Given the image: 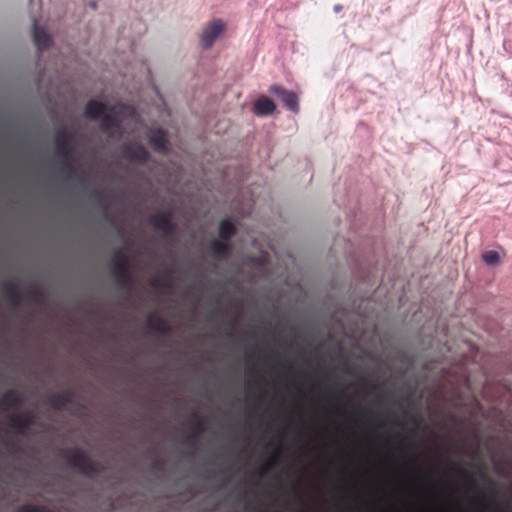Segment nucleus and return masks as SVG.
<instances>
[{
  "instance_id": "423d86ee",
  "label": "nucleus",
  "mask_w": 512,
  "mask_h": 512,
  "mask_svg": "<svg viewBox=\"0 0 512 512\" xmlns=\"http://www.w3.org/2000/svg\"><path fill=\"white\" fill-rule=\"evenodd\" d=\"M268 92L274 95L281 102L283 107L292 114H299V98L295 92L287 90L282 85H272L269 87Z\"/></svg>"
},
{
  "instance_id": "7c9ffc66",
  "label": "nucleus",
  "mask_w": 512,
  "mask_h": 512,
  "mask_svg": "<svg viewBox=\"0 0 512 512\" xmlns=\"http://www.w3.org/2000/svg\"><path fill=\"white\" fill-rule=\"evenodd\" d=\"M449 469L460 476H466L465 472L456 465L448 464Z\"/></svg>"
},
{
  "instance_id": "58836bf2",
  "label": "nucleus",
  "mask_w": 512,
  "mask_h": 512,
  "mask_svg": "<svg viewBox=\"0 0 512 512\" xmlns=\"http://www.w3.org/2000/svg\"><path fill=\"white\" fill-rule=\"evenodd\" d=\"M377 428H379V429H383L384 427H383V425L378 424V425H377Z\"/></svg>"
},
{
  "instance_id": "5701e85b",
  "label": "nucleus",
  "mask_w": 512,
  "mask_h": 512,
  "mask_svg": "<svg viewBox=\"0 0 512 512\" xmlns=\"http://www.w3.org/2000/svg\"><path fill=\"white\" fill-rule=\"evenodd\" d=\"M26 299L33 303L42 304L46 300V293L41 287L32 285L27 291Z\"/></svg>"
},
{
  "instance_id": "393cba45",
  "label": "nucleus",
  "mask_w": 512,
  "mask_h": 512,
  "mask_svg": "<svg viewBox=\"0 0 512 512\" xmlns=\"http://www.w3.org/2000/svg\"><path fill=\"white\" fill-rule=\"evenodd\" d=\"M150 284L155 289L170 290L172 288L171 279L165 276L163 273L158 277L151 279Z\"/></svg>"
},
{
  "instance_id": "412c9836",
  "label": "nucleus",
  "mask_w": 512,
  "mask_h": 512,
  "mask_svg": "<svg viewBox=\"0 0 512 512\" xmlns=\"http://www.w3.org/2000/svg\"><path fill=\"white\" fill-rule=\"evenodd\" d=\"M236 234L235 226L229 220H221L218 226V236L223 241H229Z\"/></svg>"
},
{
  "instance_id": "f257e3e1",
  "label": "nucleus",
  "mask_w": 512,
  "mask_h": 512,
  "mask_svg": "<svg viewBox=\"0 0 512 512\" xmlns=\"http://www.w3.org/2000/svg\"><path fill=\"white\" fill-rule=\"evenodd\" d=\"M85 117L91 120H101L102 130L110 137L116 134L118 137L123 135L122 123L126 119L137 117L135 107L120 103L107 107L105 104L96 100H89L84 109Z\"/></svg>"
},
{
  "instance_id": "aec40b11",
  "label": "nucleus",
  "mask_w": 512,
  "mask_h": 512,
  "mask_svg": "<svg viewBox=\"0 0 512 512\" xmlns=\"http://www.w3.org/2000/svg\"><path fill=\"white\" fill-rule=\"evenodd\" d=\"M284 451V447L282 444H278L276 447L275 453L267 460V462L263 465L260 476H265L269 472H271L273 469H275L279 463L280 456L282 455Z\"/></svg>"
},
{
  "instance_id": "c85d7f7f",
  "label": "nucleus",
  "mask_w": 512,
  "mask_h": 512,
  "mask_svg": "<svg viewBox=\"0 0 512 512\" xmlns=\"http://www.w3.org/2000/svg\"><path fill=\"white\" fill-rule=\"evenodd\" d=\"M411 472H412V473H413V475L418 479L420 487L427 491V490H428V487H427V485H426V483H425L424 479L422 478V476H421V474H420L419 470L414 469V470H413V471H411Z\"/></svg>"
},
{
  "instance_id": "2f4dec72",
  "label": "nucleus",
  "mask_w": 512,
  "mask_h": 512,
  "mask_svg": "<svg viewBox=\"0 0 512 512\" xmlns=\"http://www.w3.org/2000/svg\"><path fill=\"white\" fill-rule=\"evenodd\" d=\"M407 454H408V451H406L405 449H401V460L405 464L406 470L410 471V468L407 464Z\"/></svg>"
},
{
  "instance_id": "a211bd4d",
  "label": "nucleus",
  "mask_w": 512,
  "mask_h": 512,
  "mask_svg": "<svg viewBox=\"0 0 512 512\" xmlns=\"http://www.w3.org/2000/svg\"><path fill=\"white\" fill-rule=\"evenodd\" d=\"M73 396L72 392L54 393L48 397V403L55 411H62L68 404L72 403Z\"/></svg>"
},
{
  "instance_id": "f8f14e48",
  "label": "nucleus",
  "mask_w": 512,
  "mask_h": 512,
  "mask_svg": "<svg viewBox=\"0 0 512 512\" xmlns=\"http://www.w3.org/2000/svg\"><path fill=\"white\" fill-rule=\"evenodd\" d=\"M32 37L35 46L39 52L45 51L52 46L51 35L41 26L38 25L36 19L32 23Z\"/></svg>"
},
{
  "instance_id": "f03ea898",
  "label": "nucleus",
  "mask_w": 512,
  "mask_h": 512,
  "mask_svg": "<svg viewBox=\"0 0 512 512\" xmlns=\"http://www.w3.org/2000/svg\"><path fill=\"white\" fill-rule=\"evenodd\" d=\"M63 458L69 467L78 470L86 477H93L103 470V468L98 463L94 462L84 450L78 447L64 451Z\"/></svg>"
},
{
  "instance_id": "4c0bfd02",
  "label": "nucleus",
  "mask_w": 512,
  "mask_h": 512,
  "mask_svg": "<svg viewBox=\"0 0 512 512\" xmlns=\"http://www.w3.org/2000/svg\"><path fill=\"white\" fill-rule=\"evenodd\" d=\"M384 444H385V446H389L390 445V443H389V441L387 439L384 440Z\"/></svg>"
},
{
  "instance_id": "2eb2a0df",
  "label": "nucleus",
  "mask_w": 512,
  "mask_h": 512,
  "mask_svg": "<svg viewBox=\"0 0 512 512\" xmlns=\"http://www.w3.org/2000/svg\"><path fill=\"white\" fill-rule=\"evenodd\" d=\"M145 325L148 330L161 335H169L172 331L170 325L162 317L154 313L146 316Z\"/></svg>"
},
{
  "instance_id": "ea45409f",
  "label": "nucleus",
  "mask_w": 512,
  "mask_h": 512,
  "mask_svg": "<svg viewBox=\"0 0 512 512\" xmlns=\"http://www.w3.org/2000/svg\"><path fill=\"white\" fill-rule=\"evenodd\" d=\"M91 7L95 9L96 8V4L95 3H91Z\"/></svg>"
},
{
  "instance_id": "6e6552de",
  "label": "nucleus",
  "mask_w": 512,
  "mask_h": 512,
  "mask_svg": "<svg viewBox=\"0 0 512 512\" xmlns=\"http://www.w3.org/2000/svg\"><path fill=\"white\" fill-rule=\"evenodd\" d=\"M149 224L164 237H171L176 231L170 212H156L149 217Z\"/></svg>"
},
{
  "instance_id": "4468645a",
  "label": "nucleus",
  "mask_w": 512,
  "mask_h": 512,
  "mask_svg": "<svg viewBox=\"0 0 512 512\" xmlns=\"http://www.w3.org/2000/svg\"><path fill=\"white\" fill-rule=\"evenodd\" d=\"M328 400H329V407H330V410L333 414L341 417L342 419H345V420H350L352 421L353 425L360 429V430H363L364 428V423L359 419V418H354V417H351L347 411L344 409V407L340 404L338 398H336L332 393L331 391L329 390L328 392Z\"/></svg>"
},
{
  "instance_id": "dca6fc26",
  "label": "nucleus",
  "mask_w": 512,
  "mask_h": 512,
  "mask_svg": "<svg viewBox=\"0 0 512 512\" xmlns=\"http://www.w3.org/2000/svg\"><path fill=\"white\" fill-rule=\"evenodd\" d=\"M24 404V397L17 391L10 389L5 392L0 398V410L6 411L9 409L19 408Z\"/></svg>"
},
{
  "instance_id": "bb28decb",
  "label": "nucleus",
  "mask_w": 512,
  "mask_h": 512,
  "mask_svg": "<svg viewBox=\"0 0 512 512\" xmlns=\"http://www.w3.org/2000/svg\"><path fill=\"white\" fill-rule=\"evenodd\" d=\"M151 468L152 470L154 471H157V472H163L164 469H165V460L163 458H156L152 464H151Z\"/></svg>"
},
{
  "instance_id": "473e14b6",
  "label": "nucleus",
  "mask_w": 512,
  "mask_h": 512,
  "mask_svg": "<svg viewBox=\"0 0 512 512\" xmlns=\"http://www.w3.org/2000/svg\"><path fill=\"white\" fill-rule=\"evenodd\" d=\"M91 198H92V199H94V200H96V201H99V202H100V201H101V199H102V198H101V193H100L99 191H97V190H93V191L91 192Z\"/></svg>"
},
{
  "instance_id": "e433bc0d",
  "label": "nucleus",
  "mask_w": 512,
  "mask_h": 512,
  "mask_svg": "<svg viewBox=\"0 0 512 512\" xmlns=\"http://www.w3.org/2000/svg\"><path fill=\"white\" fill-rule=\"evenodd\" d=\"M238 500H239V502H243L244 501V497L243 496H238Z\"/></svg>"
},
{
  "instance_id": "7ed1b4c3",
  "label": "nucleus",
  "mask_w": 512,
  "mask_h": 512,
  "mask_svg": "<svg viewBox=\"0 0 512 512\" xmlns=\"http://www.w3.org/2000/svg\"><path fill=\"white\" fill-rule=\"evenodd\" d=\"M111 273L116 285L129 291L134 285L129 267V259L124 251L118 250L111 257Z\"/></svg>"
},
{
  "instance_id": "72a5a7b5",
  "label": "nucleus",
  "mask_w": 512,
  "mask_h": 512,
  "mask_svg": "<svg viewBox=\"0 0 512 512\" xmlns=\"http://www.w3.org/2000/svg\"><path fill=\"white\" fill-rule=\"evenodd\" d=\"M342 9H343L342 5L337 4V5H335V6H334L333 11H334L335 13H339V12H341V11H342Z\"/></svg>"
},
{
  "instance_id": "ddd939ff",
  "label": "nucleus",
  "mask_w": 512,
  "mask_h": 512,
  "mask_svg": "<svg viewBox=\"0 0 512 512\" xmlns=\"http://www.w3.org/2000/svg\"><path fill=\"white\" fill-rule=\"evenodd\" d=\"M35 421L34 415L29 412H23L18 415L10 414L8 416V425L14 428L19 434L23 435L26 430L33 425Z\"/></svg>"
},
{
  "instance_id": "cd10ccee",
  "label": "nucleus",
  "mask_w": 512,
  "mask_h": 512,
  "mask_svg": "<svg viewBox=\"0 0 512 512\" xmlns=\"http://www.w3.org/2000/svg\"><path fill=\"white\" fill-rule=\"evenodd\" d=\"M18 512H43V510H40L33 505L25 504L18 509Z\"/></svg>"
},
{
  "instance_id": "a878e982",
  "label": "nucleus",
  "mask_w": 512,
  "mask_h": 512,
  "mask_svg": "<svg viewBox=\"0 0 512 512\" xmlns=\"http://www.w3.org/2000/svg\"><path fill=\"white\" fill-rule=\"evenodd\" d=\"M212 253L220 258H225L229 254V247L218 240H213L210 244Z\"/></svg>"
},
{
  "instance_id": "9b49d317",
  "label": "nucleus",
  "mask_w": 512,
  "mask_h": 512,
  "mask_svg": "<svg viewBox=\"0 0 512 512\" xmlns=\"http://www.w3.org/2000/svg\"><path fill=\"white\" fill-rule=\"evenodd\" d=\"M147 140L154 151L158 153L167 152L169 141L166 131L162 128L149 129L147 132Z\"/></svg>"
},
{
  "instance_id": "1a4fd4ad",
  "label": "nucleus",
  "mask_w": 512,
  "mask_h": 512,
  "mask_svg": "<svg viewBox=\"0 0 512 512\" xmlns=\"http://www.w3.org/2000/svg\"><path fill=\"white\" fill-rule=\"evenodd\" d=\"M225 30V25L220 19L213 20L207 27H205L199 37L200 46L207 50L210 49L216 39L222 35Z\"/></svg>"
},
{
  "instance_id": "b1692460",
  "label": "nucleus",
  "mask_w": 512,
  "mask_h": 512,
  "mask_svg": "<svg viewBox=\"0 0 512 512\" xmlns=\"http://www.w3.org/2000/svg\"><path fill=\"white\" fill-rule=\"evenodd\" d=\"M482 260L487 266H499L502 262L501 253L496 250L485 251L482 254Z\"/></svg>"
},
{
  "instance_id": "a19ab883",
  "label": "nucleus",
  "mask_w": 512,
  "mask_h": 512,
  "mask_svg": "<svg viewBox=\"0 0 512 512\" xmlns=\"http://www.w3.org/2000/svg\"><path fill=\"white\" fill-rule=\"evenodd\" d=\"M43 512H52V511L47 510V509H43Z\"/></svg>"
},
{
  "instance_id": "39448f33",
  "label": "nucleus",
  "mask_w": 512,
  "mask_h": 512,
  "mask_svg": "<svg viewBox=\"0 0 512 512\" xmlns=\"http://www.w3.org/2000/svg\"><path fill=\"white\" fill-rule=\"evenodd\" d=\"M187 424L189 429L183 436L182 443L193 449H197L198 439L206 430L205 420L198 412L193 411L190 414Z\"/></svg>"
},
{
  "instance_id": "c9c22d12",
  "label": "nucleus",
  "mask_w": 512,
  "mask_h": 512,
  "mask_svg": "<svg viewBox=\"0 0 512 512\" xmlns=\"http://www.w3.org/2000/svg\"><path fill=\"white\" fill-rule=\"evenodd\" d=\"M227 337H228V338H233V337H234V333H233V332H229V333H227Z\"/></svg>"
},
{
  "instance_id": "4be33fe9",
  "label": "nucleus",
  "mask_w": 512,
  "mask_h": 512,
  "mask_svg": "<svg viewBox=\"0 0 512 512\" xmlns=\"http://www.w3.org/2000/svg\"><path fill=\"white\" fill-rule=\"evenodd\" d=\"M70 160L71 158H62L60 167L58 169L59 175L63 180L66 181L73 179L77 175L76 170Z\"/></svg>"
},
{
  "instance_id": "c756f323",
  "label": "nucleus",
  "mask_w": 512,
  "mask_h": 512,
  "mask_svg": "<svg viewBox=\"0 0 512 512\" xmlns=\"http://www.w3.org/2000/svg\"><path fill=\"white\" fill-rule=\"evenodd\" d=\"M175 272V266L174 264H168L166 265L164 271H163V274L165 276H168V279L171 278V275Z\"/></svg>"
},
{
  "instance_id": "f704fd0d",
  "label": "nucleus",
  "mask_w": 512,
  "mask_h": 512,
  "mask_svg": "<svg viewBox=\"0 0 512 512\" xmlns=\"http://www.w3.org/2000/svg\"><path fill=\"white\" fill-rule=\"evenodd\" d=\"M251 339L253 340L254 345L257 347V345H258L257 338L256 337H251Z\"/></svg>"
},
{
  "instance_id": "f3484780",
  "label": "nucleus",
  "mask_w": 512,
  "mask_h": 512,
  "mask_svg": "<svg viewBox=\"0 0 512 512\" xmlns=\"http://www.w3.org/2000/svg\"><path fill=\"white\" fill-rule=\"evenodd\" d=\"M276 106L274 102L266 96H260L252 106V113L257 117H265L273 114Z\"/></svg>"
},
{
  "instance_id": "6ab92c4d",
  "label": "nucleus",
  "mask_w": 512,
  "mask_h": 512,
  "mask_svg": "<svg viewBox=\"0 0 512 512\" xmlns=\"http://www.w3.org/2000/svg\"><path fill=\"white\" fill-rule=\"evenodd\" d=\"M3 295L11 307L18 308L21 305V294L16 283H6L3 288Z\"/></svg>"
},
{
  "instance_id": "0eeeda50",
  "label": "nucleus",
  "mask_w": 512,
  "mask_h": 512,
  "mask_svg": "<svg viewBox=\"0 0 512 512\" xmlns=\"http://www.w3.org/2000/svg\"><path fill=\"white\" fill-rule=\"evenodd\" d=\"M74 135L65 127H61L55 132V149L61 158H72Z\"/></svg>"
},
{
  "instance_id": "9d476101",
  "label": "nucleus",
  "mask_w": 512,
  "mask_h": 512,
  "mask_svg": "<svg viewBox=\"0 0 512 512\" xmlns=\"http://www.w3.org/2000/svg\"><path fill=\"white\" fill-rule=\"evenodd\" d=\"M121 154L123 158L133 163L145 164L150 160L149 151L137 142L124 144Z\"/></svg>"
},
{
  "instance_id": "20e7f679",
  "label": "nucleus",
  "mask_w": 512,
  "mask_h": 512,
  "mask_svg": "<svg viewBox=\"0 0 512 512\" xmlns=\"http://www.w3.org/2000/svg\"><path fill=\"white\" fill-rule=\"evenodd\" d=\"M266 358L274 362L275 366L281 372L289 377L292 383H311L312 377L303 372H297L294 366L287 361L276 349L269 347L266 353Z\"/></svg>"
}]
</instances>
